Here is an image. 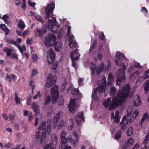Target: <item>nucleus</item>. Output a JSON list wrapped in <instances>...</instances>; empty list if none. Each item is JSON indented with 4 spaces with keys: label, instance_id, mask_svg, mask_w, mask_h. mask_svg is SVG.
<instances>
[{
    "label": "nucleus",
    "instance_id": "nucleus-43",
    "mask_svg": "<svg viewBox=\"0 0 149 149\" xmlns=\"http://www.w3.org/2000/svg\"><path fill=\"white\" fill-rule=\"evenodd\" d=\"M36 19L38 21H40L41 23L44 22V20L42 19V17L40 15H36L35 17Z\"/></svg>",
    "mask_w": 149,
    "mask_h": 149
},
{
    "label": "nucleus",
    "instance_id": "nucleus-35",
    "mask_svg": "<svg viewBox=\"0 0 149 149\" xmlns=\"http://www.w3.org/2000/svg\"><path fill=\"white\" fill-rule=\"evenodd\" d=\"M149 140V132L147 133V135L145 137V139L143 141V143L146 145L147 144L148 141Z\"/></svg>",
    "mask_w": 149,
    "mask_h": 149
},
{
    "label": "nucleus",
    "instance_id": "nucleus-44",
    "mask_svg": "<svg viewBox=\"0 0 149 149\" xmlns=\"http://www.w3.org/2000/svg\"><path fill=\"white\" fill-rule=\"evenodd\" d=\"M149 77V69L146 71L144 74V76L143 77L144 79H146Z\"/></svg>",
    "mask_w": 149,
    "mask_h": 149
},
{
    "label": "nucleus",
    "instance_id": "nucleus-16",
    "mask_svg": "<svg viewBox=\"0 0 149 149\" xmlns=\"http://www.w3.org/2000/svg\"><path fill=\"white\" fill-rule=\"evenodd\" d=\"M76 100V99H73L71 100L70 102L69 108L70 111L72 112L75 110L76 105L75 101Z\"/></svg>",
    "mask_w": 149,
    "mask_h": 149
},
{
    "label": "nucleus",
    "instance_id": "nucleus-11",
    "mask_svg": "<svg viewBox=\"0 0 149 149\" xmlns=\"http://www.w3.org/2000/svg\"><path fill=\"white\" fill-rule=\"evenodd\" d=\"M73 134L75 137L76 140H74L71 138H68V140L71 145L74 146L76 145L78 142L79 136L77 134L76 132L74 131L73 132Z\"/></svg>",
    "mask_w": 149,
    "mask_h": 149
},
{
    "label": "nucleus",
    "instance_id": "nucleus-33",
    "mask_svg": "<svg viewBox=\"0 0 149 149\" xmlns=\"http://www.w3.org/2000/svg\"><path fill=\"white\" fill-rule=\"evenodd\" d=\"M69 41V46L71 48H73L75 46L77 45V43L75 40H71Z\"/></svg>",
    "mask_w": 149,
    "mask_h": 149
},
{
    "label": "nucleus",
    "instance_id": "nucleus-19",
    "mask_svg": "<svg viewBox=\"0 0 149 149\" xmlns=\"http://www.w3.org/2000/svg\"><path fill=\"white\" fill-rule=\"evenodd\" d=\"M149 118V114L147 113H145L143 115L142 117L140 123V124L142 125L143 123L147 120Z\"/></svg>",
    "mask_w": 149,
    "mask_h": 149
},
{
    "label": "nucleus",
    "instance_id": "nucleus-56",
    "mask_svg": "<svg viewBox=\"0 0 149 149\" xmlns=\"http://www.w3.org/2000/svg\"><path fill=\"white\" fill-rule=\"evenodd\" d=\"M64 99L61 97V98L59 100L58 105L59 106L63 105V104Z\"/></svg>",
    "mask_w": 149,
    "mask_h": 149
},
{
    "label": "nucleus",
    "instance_id": "nucleus-41",
    "mask_svg": "<svg viewBox=\"0 0 149 149\" xmlns=\"http://www.w3.org/2000/svg\"><path fill=\"white\" fill-rule=\"evenodd\" d=\"M97 90H95L94 91V93L92 95V97L93 99L97 100L98 99L97 96L96 94Z\"/></svg>",
    "mask_w": 149,
    "mask_h": 149
},
{
    "label": "nucleus",
    "instance_id": "nucleus-54",
    "mask_svg": "<svg viewBox=\"0 0 149 149\" xmlns=\"http://www.w3.org/2000/svg\"><path fill=\"white\" fill-rule=\"evenodd\" d=\"M58 66V63H53L52 65V69L53 70H56Z\"/></svg>",
    "mask_w": 149,
    "mask_h": 149
},
{
    "label": "nucleus",
    "instance_id": "nucleus-31",
    "mask_svg": "<svg viewBox=\"0 0 149 149\" xmlns=\"http://www.w3.org/2000/svg\"><path fill=\"white\" fill-rule=\"evenodd\" d=\"M51 100V97L49 95L47 96L45 98L44 104L45 105L49 104Z\"/></svg>",
    "mask_w": 149,
    "mask_h": 149
},
{
    "label": "nucleus",
    "instance_id": "nucleus-2",
    "mask_svg": "<svg viewBox=\"0 0 149 149\" xmlns=\"http://www.w3.org/2000/svg\"><path fill=\"white\" fill-rule=\"evenodd\" d=\"M124 59H127L125 55L120 52H117L115 57V61L116 64L120 67V68L116 74V76L117 77V84L119 86L120 85V82L125 79L126 65L124 62L121 63L122 60Z\"/></svg>",
    "mask_w": 149,
    "mask_h": 149
},
{
    "label": "nucleus",
    "instance_id": "nucleus-51",
    "mask_svg": "<svg viewBox=\"0 0 149 149\" xmlns=\"http://www.w3.org/2000/svg\"><path fill=\"white\" fill-rule=\"evenodd\" d=\"M41 95L40 92H38L37 93V94L35 96L33 97V99H36L38 97L39 98H41Z\"/></svg>",
    "mask_w": 149,
    "mask_h": 149
},
{
    "label": "nucleus",
    "instance_id": "nucleus-53",
    "mask_svg": "<svg viewBox=\"0 0 149 149\" xmlns=\"http://www.w3.org/2000/svg\"><path fill=\"white\" fill-rule=\"evenodd\" d=\"M32 57L33 60L35 62L38 59L37 55L36 54L33 55Z\"/></svg>",
    "mask_w": 149,
    "mask_h": 149
},
{
    "label": "nucleus",
    "instance_id": "nucleus-29",
    "mask_svg": "<svg viewBox=\"0 0 149 149\" xmlns=\"http://www.w3.org/2000/svg\"><path fill=\"white\" fill-rule=\"evenodd\" d=\"M52 143H49L46 144L44 147V149H55V146L54 145H52Z\"/></svg>",
    "mask_w": 149,
    "mask_h": 149
},
{
    "label": "nucleus",
    "instance_id": "nucleus-46",
    "mask_svg": "<svg viewBox=\"0 0 149 149\" xmlns=\"http://www.w3.org/2000/svg\"><path fill=\"white\" fill-rule=\"evenodd\" d=\"M65 122L63 121L62 120H61L58 124V128H60L62 126H64L65 125Z\"/></svg>",
    "mask_w": 149,
    "mask_h": 149
},
{
    "label": "nucleus",
    "instance_id": "nucleus-64",
    "mask_svg": "<svg viewBox=\"0 0 149 149\" xmlns=\"http://www.w3.org/2000/svg\"><path fill=\"white\" fill-rule=\"evenodd\" d=\"M9 17L8 15H7V14L4 15H3L2 18V19L3 20L7 19Z\"/></svg>",
    "mask_w": 149,
    "mask_h": 149
},
{
    "label": "nucleus",
    "instance_id": "nucleus-24",
    "mask_svg": "<svg viewBox=\"0 0 149 149\" xmlns=\"http://www.w3.org/2000/svg\"><path fill=\"white\" fill-rule=\"evenodd\" d=\"M46 122L45 121H43L40 125L38 127L39 130H42V131H46Z\"/></svg>",
    "mask_w": 149,
    "mask_h": 149
},
{
    "label": "nucleus",
    "instance_id": "nucleus-8",
    "mask_svg": "<svg viewBox=\"0 0 149 149\" xmlns=\"http://www.w3.org/2000/svg\"><path fill=\"white\" fill-rule=\"evenodd\" d=\"M90 67L93 75L95 74V70H96V74L97 75H98L102 72V69L104 68V65L103 63H102L98 67V68H96L95 65L94 63H91L90 64Z\"/></svg>",
    "mask_w": 149,
    "mask_h": 149
},
{
    "label": "nucleus",
    "instance_id": "nucleus-50",
    "mask_svg": "<svg viewBox=\"0 0 149 149\" xmlns=\"http://www.w3.org/2000/svg\"><path fill=\"white\" fill-rule=\"evenodd\" d=\"M139 72L138 71H136L134 72L131 75V77H134L136 78L138 77L139 75Z\"/></svg>",
    "mask_w": 149,
    "mask_h": 149
},
{
    "label": "nucleus",
    "instance_id": "nucleus-42",
    "mask_svg": "<svg viewBox=\"0 0 149 149\" xmlns=\"http://www.w3.org/2000/svg\"><path fill=\"white\" fill-rule=\"evenodd\" d=\"M105 36L103 32L102 31L100 32V34L99 35V38L102 40H104L105 39Z\"/></svg>",
    "mask_w": 149,
    "mask_h": 149
},
{
    "label": "nucleus",
    "instance_id": "nucleus-21",
    "mask_svg": "<svg viewBox=\"0 0 149 149\" xmlns=\"http://www.w3.org/2000/svg\"><path fill=\"white\" fill-rule=\"evenodd\" d=\"M0 28L3 31L5 32L4 34L5 35L8 34L9 30L5 24H0Z\"/></svg>",
    "mask_w": 149,
    "mask_h": 149
},
{
    "label": "nucleus",
    "instance_id": "nucleus-22",
    "mask_svg": "<svg viewBox=\"0 0 149 149\" xmlns=\"http://www.w3.org/2000/svg\"><path fill=\"white\" fill-rule=\"evenodd\" d=\"M66 135V133L64 131H63L61 134V142L63 143V142H66L67 139L65 136Z\"/></svg>",
    "mask_w": 149,
    "mask_h": 149
},
{
    "label": "nucleus",
    "instance_id": "nucleus-25",
    "mask_svg": "<svg viewBox=\"0 0 149 149\" xmlns=\"http://www.w3.org/2000/svg\"><path fill=\"white\" fill-rule=\"evenodd\" d=\"M31 107L33 110L36 112V113L39 111V106L36 102H34L32 104Z\"/></svg>",
    "mask_w": 149,
    "mask_h": 149
},
{
    "label": "nucleus",
    "instance_id": "nucleus-62",
    "mask_svg": "<svg viewBox=\"0 0 149 149\" xmlns=\"http://www.w3.org/2000/svg\"><path fill=\"white\" fill-rule=\"evenodd\" d=\"M132 110L131 108H129L127 109V117L129 116L131 113Z\"/></svg>",
    "mask_w": 149,
    "mask_h": 149
},
{
    "label": "nucleus",
    "instance_id": "nucleus-3",
    "mask_svg": "<svg viewBox=\"0 0 149 149\" xmlns=\"http://www.w3.org/2000/svg\"><path fill=\"white\" fill-rule=\"evenodd\" d=\"M49 24L47 26L48 28L51 30V31L54 33H56L59 27V25H57L56 19L54 17L52 18L51 19H49L48 21Z\"/></svg>",
    "mask_w": 149,
    "mask_h": 149
},
{
    "label": "nucleus",
    "instance_id": "nucleus-10",
    "mask_svg": "<svg viewBox=\"0 0 149 149\" xmlns=\"http://www.w3.org/2000/svg\"><path fill=\"white\" fill-rule=\"evenodd\" d=\"M55 54L54 50L52 48H50L47 52V61L49 63H52L54 60Z\"/></svg>",
    "mask_w": 149,
    "mask_h": 149
},
{
    "label": "nucleus",
    "instance_id": "nucleus-30",
    "mask_svg": "<svg viewBox=\"0 0 149 149\" xmlns=\"http://www.w3.org/2000/svg\"><path fill=\"white\" fill-rule=\"evenodd\" d=\"M96 90L97 91L98 90L100 93L104 92L105 90V86L104 85H101L99 86Z\"/></svg>",
    "mask_w": 149,
    "mask_h": 149
},
{
    "label": "nucleus",
    "instance_id": "nucleus-48",
    "mask_svg": "<svg viewBox=\"0 0 149 149\" xmlns=\"http://www.w3.org/2000/svg\"><path fill=\"white\" fill-rule=\"evenodd\" d=\"M51 131V125L50 124H49L47 125V129H46V132L49 134Z\"/></svg>",
    "mask_w": 149,
    "mask_h": 149
},
{
    "label": "nucleus",
    "instance_id": "nucleus-4",
    "mask_svg": "<svg viewBox=\"0 0 149 149\" xmlns=\"http://www.w3.org/2000/svg\"><path fill=\"white\" fill-rule=\"evenodd\" d=\"M55 3L53 2L49 3L45 8L46 17V18H50L52 17L54 14L53 12L55 8Z\"/></svg>",
    "mask_w": 149,
    "mask_h": 149
},
{
    "label": "nucleus",
    "instance_id": "nucleus-9",
    "mask_svg": "<svg viewBox=\"0 0 149 149\" xmlns=\"http://www.w3.org/2000/svg\"><path fill=\"white\" fill-rule=\"evenodd\" d=\"M46 137V132L45 131H42L41 132H37L36 134L35 138L37 139H40V142L41 144L44 143L45 139Z\"/></svg>",
    "mask_w": 149,
    "mask_h": 149
},
{
    "label": "nucleus",
    "instance_id": "nucleus-63",
    "mask_svg": "<svg viewBox=\"0 0 149 149\" xmlns=\"http://www.w3.org/2000/svg\"><path fill=\"white\" fill-rule=\"evenodd\" d=\"M107 69L108 70L110 69L111 67V62L109 61L107 62Z\"/></svg>",
    "mask_w": 149,
    "mask_h": 149
},
{
    "label": "nucleus",
    "instance_id": "nucleus-52",
    "mask_svg": "<svg viewBox=\"0 0 149 149\" xmlns=\"http://www.w3.org/2000/svg\"><path fill=\"white\" fill-rule=\"evenodd\" d=\"M63 29H61L58 32V38H60L63 34Z\"/></svg>",
    "mask_w": 149,
    "mask_h": 149
},
{
    "label": "nucleus",
    "instance_id": "nucleus-14",
    "mask_svg": "<svg viewBox=\"0 0 149 149\" xmlns=\"http://www.w3.org/2000/svg\"><path fill=\"white\" fill-rule=\"evenodd\" d=\"M77 50L70 52V57L72 60H77L79 58L80 54Z\"/></svg>",
    "mask_w": 149,
    "mask_h": 149
},
{
    "label": "nucleus",
    "instance_id": "nucleus-17",
    "mask_svg": "<svg viewBox=\"0 0 149 149\" xmlns=\"http://www.w3.org/2000/svg\"><path fill=\"white\" fill-rule=\"evenodd\" d=\"M141 103V100L140 98V95H137L135 96L134 100V104L135 106H137L140 105Z\"/></svg>",
    "mask_w": 149,
    "mask_h": 149
},
{
    "label": "nucleus",
    "instance_id": "nucleus-55",
    "mask_svg": "<svg viewBox=\"0 0 149 149\" xmlns=\"http://www.w3.org/2000/svg\"><path fill=\"white\" fill-rule=\"evenodd\" d=\"M9 115V118L10 120H14V118L16 116V115L15 114H10Z\"/></svg>",
    "mask_w": 149,
    "mask_h": 149
},
{
    "label": "nucleus",
    "instance_id": "nucleus-38",
    "mask_svg": "<svg viewBox=\"0 0 149 149\" xmlns=\"http://www.w3.org/2000/svg\"><path fill=\"white\" fill-rule=\"evenodd\" d=\"M14 95L15 96V101L16 103L17 104H20V100L19 98L18 97L17 94L16 92H15V93Z\"/></svg>",
    "mask_w": 149,
    "mask_h": 149
},
{
    "label": "nucleus",
    "instance_id": "nucleus-28",
    "mask_svg": "<svg viewBox=\"0 0 149 149\" xmlns=\"http://www.w3.org/2000/svg\"><path fill=\"white\" fill-rule=\"evenodd\" d=\"M120 118L119 116V111L118 110L116 111L115 113V117L114 120V123H118L120 122Z\"/></svg>",
    "mask_w": 149,
    "mask_h": 149
},
{
    "label": "nucleus",
    "instance_id": "nucleus-6",
    "mask_svg": "<svg viewBox=\"0 0 149 149\" xmlns=\"http://www.w3.org/2000/svg\"><path fill=\"white\" fill-rule=\"evenodd\" d=\"M56 37L53 34L49 33L47 38L45 39L44 40L45 45L47 47L52 46L56 41Z\"/></svg>",
    "mask_w": 149,
    "mask_h": 149
},
{
    "label": "nucleus",
    "instance_id": "nucleus-58",
    "mask_svg": "<svg viewBox=\"0 0 149 149\" xmlns=\"http://www.w3.org/2000/svg\"><path fill=\"white\" fill-rule=\"evenodd\" d=\"M68 30L67 33V35L68 36L70 34V31L71 30V27L70 26H68Z\"/></svg>",
    "mask_w": 149,
    "mask_h": 149
},
{
    "label": "nucleus",
    "instance_id": "nucleus-45",
    "mask_svg": "<svg viewBox=\"0 0 149 149\" xmlns=\"http://www.w3.org/2000/svg\"><path fill=\"white\" fill-rule=\"evenodd\" d=\"M66 142H62L61 141V143H60L59 147L58 149H64L65 145L66 144Z\"/></svg>",
    "mask_w": 149,
    "mask_h": 149
},
{
    "label": "nucleus",
    "instance_id": "nucleus-36",
    "mask_svg": "<svg viewBox=\"0 0 149 149\" xmlns=\"http://www.w3.org/2000/svg\"><path fill=\"white\" fill-rule=\"evenodd\" d=\"M122 132L121 130L118 131L115 134V137L116 139L120 138L121 136Z\"/></svg>",
    "mask_w": 149,
    "mask_h": 149
},
{
    "label": "nucleus",
    "instance_id": "nucleus-18",
    "mask_svg": "<svg viewBox=\"0 0 149 149\" xmlns=\"http://www.w3.org/2000/svg\"><path fill=\"white\" fill-rule=\"evenodd\" d=\"M134 142V139L132 138H130L127 141V143H126L123 146V148L125 149L128 147H130L132 145Z\"/></svg>",
    "mask_w": 149,
    "mask_h": 149
},
{
    "label": "nucleus",
    "instance_id": "nucleus-61",
    "mask_svg": "<svg viewBox=\"0 0 149 149\" xmlns=\"http://www.w3.org/2000/svg\"><path fill=\"white\" fill-rule=\"evenodd\" d=\"M38 72V71L36 69H33L32 72V76H34Z\"/></svg>",
    "mask_w": 149,
    "mask_h": 149
},
{
    "label": "nucleus",
    "instance_id": "nucleus-13",
    "mask_svg": "<svg viewBox=\"0 0 149 149\" xmlns=\"http://www.w3.org/2000/svg\"><path fill=\"white\" fill-rule=\"evenodd\" d=\"M62 114V112L60 111L57 112L54 118L53 122V124L55 127H56L57 125L58 124V120H59L60 117Z\"/></svg>",
    "mask_w": 149,
    "mask_h": 149
},
{
    "label": "nucleus",
    "instance_id": "nucleus-37",
    "mask_svg": "<svg viewBox=\"0 0 149 149\" xmlns=\"http://www.w3.org/2000/svg\"><path fill=\"white\" fill-rule=\"evenodd\" d=\"M133 130V129L132 127H129L127 131V135L129 136H131L132 134Z\"/></svg>",
    "mask_w": 149,
    "mask_h": 149
},
{
    "label": "nucleus",
    "instance_id": "nucleus-27",
    "mask_svg": "<svg viewBox=\"0 0 149 149\" xmlns=\"http://www.w3.org/2000/svg\"><path fill=\"white\" fill-rule=\"evenodd\" d=\"M62 46V45L60 42H56L54 45V49L56 51H58Z\"/></svg>",
    "mask_w": 149,
    "mask_h": 149
},
{
    "label": "nucleus",
    "instance_id": "nucleus-1",
    "mask_svg": "<svg viewBox=\"0 0 149 149\" xmlns=\"http://www.w3.org/2000/svg\"><path fill=\"white\" fill-rule=\"evenodd\" d=\"M130 91V85L128 84H125L123 86L122 89L118 91L116 93L117 96L114 97L112 98L110 105L111 100L110 97L104 100L103 103V105L105 107H107L109 106V110H113L122 104L128 96Z\"/></svg>",
    "mask_w": 149,
    "mask_h": 149
},
{
    "label": "nucleus",
    "instance_id": "nucleus-26",
    "mask_svg": "<svg viewBox=\"0 0 149 149\" xmlns=\"http://www.w3.org/2000/svg\"><path fill=\"white\" fill-rule=\"evenodd\" d=\"M139 113V111L137 110H135L134 111L133 115H131L130 119V122L131 123L138 115Z\"/></svg>",
    "mask_w": 149,
    "mask_h": 149
},
{
    "label": "nucleus",
    "instance_id": "nucleus-49",
    "mask_svg": "<svg viewBox=\"0 0 149 149\" xmlns=\"http://www.w3.org/2000/svg\"><path fill=\"white\" fill-rule=\"evenodd\" d=\"M70 120L72 124L68 127V128L69 130H70L72 129L73 127L74 124L73 119H70Z\"/></svg>",
    "mask_w": 149,
    "mask_h": 149
},
{
    "label": "nucleus",
    "instance_id": "nucleus-7",
    "mask_svg": "<svg viewBox=\"0 0 149 149\" xmlns=\"http://www.w3.org/2000/svg\"><path fill=\"white\" fill-rule=\"evenodd\" d=\"M56 81V78L50 74L48 75L47 77V81L45 84L46 87H49L53 86Z\"/></svg>",
    "mask_w": 149,
    "mask_h": 149
},
{
    "label": "nucleus",
    "instance_id": "nucleus-47",
    "mask_svg": "<svg viewBox=\"0 0 149 149\" xmlns=\"http://www.w3.org/2000/svg\"><path fill=\"white\" fill-rule=\"evenodd\" d=\"M134 65L136 67L139 68L141 69H142L143 68V67L140 65V64L139 63L137 62H135L134 63Z\"/></svg>",
    "mask_w": 149,
    "mask_h": 149
},
{
    "label": "nucleus",
    "instance_id": "nucleus-32",
    "mask_svg": "<svg viewBox=\"0 0 149 149\" xmlns=\"http://www.w3.org/2000/svg\"><path fill=\"white\" fill-rule=\"evenodd\" d=\"M144 90L146 93L148 91L149 88V80H148L145 83L144 85Z\"/></svg>",
    "mask_w": 149,
    "mask_h": 149
},
{
    "label": "nucleus",
    "instance_id": "nucleus-57",
    "mask_svg": "<svg viewBox=\"0 0 149 149\" xmlns=\"http://www.w3.org/2000/svg\"><path fill=\"white\" fill-rule=\"evenodd\" d=\"M11 49H8V50L7 51L6 53L7 56H11L12 54L11 53Z\"/></svg>",
    "mask_w": 149,
    "mask_h": 149
},
{
    "label": "nucleus",
    "instance_id": "nucleus-15",
    "mask_svg": "<svg viewBox=\"0 0 149 149\" xmlns=\"http://www.w3.org/2000/svg\"><path fill=\"white\" fill-rule=\"evenodd\" d=\"M129 120L128 119H126V116H124L120 124V125L121 127V128L122 129H125L126 125L127 124Z\"/></svg>",
    "mask_w": 149,
    "mask_h": 149
},
{
    "label": "nucleus",
    "instance_id": "nucleus-20",
    "mask_svg": "<svg viewBox=\"0 0 149 149\" xmlns=\"http://www.w3.org/2000/svg\"><path fill=\"white\" fill-rule=\"evenodd\" d=\"M52 143L53 145H55L58 142V138L56 135L55 134H52L51 135Z\"/></svg>",
    "mask_w": 149,
    "mask_h": 149
},
{
    "label": "nucleus",
    "instance_id": "nucleus-12",
    "mask_svg": "<svg viewBox=\"0 0 149 149\" xmlns=\"http://www.w3.org/2000/svg\"><path fill=\"white\" fill-rule=\"evenodd\" d=\"M75 120L77 124L79 125H80L82 122L84 121L83 113H80L78 114L75 118Z\"/></svg>",
    "mask_w": 149,
    "mask_h": 149
},
{
    "label": "nucleus",
    "instance_id": "nucleus-40",
    "mask_svg": "<svg viewBox=\"0 0 149 149\" xmlns=\"http://www.w3.org/2000/svg\"><path fill=\"white\" fill-rule=\"evenodd\" d=\"M116 91V89L115 88L113 87H111L110 89V95H114Z\"/></svg>",
    "mask_w": 149,
    "mask_h": 149
},
{
    "label": "nucleus",
    "instance_id": "nucleus-5",
    "mask_svg": "<svg viewBox=\"0 0 149 149\" xmlns=\"http://www.w3.org/2000/svg\"><path fill=\"white\" fill-rule=\"evenodd\" d=\"M58 86L55 85L51 89V93L52 97V102L54 103L57 102L58 96Z\"/></svg>",
    "mask_w": 149,
    "mask_h": 149
},
{
    "label": "nucleus",
    "instance_id": "nucleus-60",
    "mask_svg": "<svg viewBox=\"0 0 149 149\" xmlns=\"http://www.w3.org/2000/svg\"><path fill=\"white\" fill-rule=\"evenodd\" d=\"M83 79L82 78H80L78 80L79 84L80 86H82L83 84Z\"/></svg>",
    "mask_w": 149,
    "mask_h": 149
},
{
    "label": "nucleus",
    "instance_id": "nucleus-34",
    "mask_svg": "<svg viewBox=\"0 0 149 149\" xmlns=\"http://www.w3.org/2000/svg\"><path fill=\"white\" fill-rule=\"evenodd\" d=\"M113 78V76L111 74H110L109 75L108 77V82L107 83V84L110 85L111 84Z\"/></svg>",
    "mask_w": 149,
    "mask_h": 149
},
{
    "label": "nucleus",
    "instance_id": "nucleus-59",
    "mask_svg": "<svg viewBox=\"0 0 149 149\" xmlns=\"http://www.w3.org/2000/svg\"><path fill=\"white\" fill-rule=\"evenodd\" d=\"M28 3L29 6L31 7H33L35 6L36 3L35 2H32L30 0H29L28 1Z\"/></svg>",
    "mask_w": 149,
    "mask_h": 149
},
{
    "label": "nucleus",
    "instance_id": "nucleus-23",
    "mask_svg": "<svg viewBox=\"0 0 149 149\" xmlns=\"http://www.w3.org/2000/svg\"><path fill=\"white\" fill-rule=\"evenodd\" d=\"M17 26L20 29L23 30L25 27L26 25L22 19H20L18 22Z\"/></svg>",
    "mask_w": 149,
    "mask_h": 149
},
{
    "label": "nucleus",
    "instance_id": "nucleus-39",
    "mask_svg": "<svg viewBox=\"0 0 149 149\" xmlns=\"http://www.w3.org/2000/svg\"><path fill=\"white\" fill-rule=\"evenodd\" d=\"M72 93L74 95H77L79 94V91L77 88H74L72 90Z\"/></svg>",
    "mask_w": 149,
    "mask_h": 149
}]
</instances>
